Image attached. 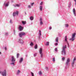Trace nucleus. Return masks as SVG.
Wrapping results in <instances>:
<instances>
[{
	"instance_id": "obj_1",
	"label": "nucleus",
	"mask_w": 76,
	"mask_h": 76,
	"mask_svg": "<svg viewBox=\"0 0 76 76\" xmlns=\"http://www.w3.org/2000/svg\"><path fill=\"white\" fill-rule=\"evenodd\" d=\"M66 45L63 46L62 50L61 52V54L62 55H66V52H65V49L66 48Z\"/></svg>"
},
{
	"instance_id": "obj_2",
	"label": "nucleus",
	"mask_w": 76,
	"mask_h": 76,
	"mask_svg": "<svg viewBox=\"0 0 76 76\" xmlns=\"http://www.w3.org/2000/svg\"><path fill=\"white\" fill-rule=\"evenodd\" d=\"M0 73L3 76H6V70H4L3 71H0Z\"/></svg>"
},
{
	"instance_id": "obj_3",
	"label": "nucleus",
	"mask_w": 76,
	"mask_h": 76,
	"mask_svg": "<svg viewBox=\"0 0 76 76\" xmlns=\"http://www.w3.org/2000/svg\"><path fill=\"white\" fill-rule=\"evenodd\" d=\"M76 35V33H74L72 34V37L71 38L69 39V40L72 41H73L75 40V37Z\"/></svg>"
},
{
	"instance_id": "obj_4",
	"label": "nucleus",
	"mask_w": 76,
	"mask_h": 76,
	"mask_svg": "<svg viewBox=\"0 0 76 76\" xmlns=\"http://www.w3.org/2000/svg\"><path fill=\"white\" fill-rule=\"evenodd\" d=\"M39 52L40 55V57L41 58H42V57H43V53H42V48H40Z\"/></svg>"
},
{
	"instance_id": "obj_5",
	"label": "nucleus",
	"mask_w": 76,
	"mask_h": 76,
	"mask_svg": "<svg viewBox=\"0 0 76 76\" xmlns=\"http://www.w3.org/2000/svg\"><path fill=\"white\" fill-rule=\"evenodd\" d=\"M26 35V33L23 32H21L19 34V36L20 38H22V36H24Z\"/></svg>"
},
{
	"instance_id": "obj_6",
	"label": "nucleus",
	"mask_w": 76,
	"mask_h": 76,
	"mask_svg": "<svg viewBox=\"0 0 76 76\" xmlns=\"http://www.w3.org/2000/svg\"><path fill=\"white\" fill-rule=\"evenodd\" d=\"M19 14V12L18 11H16V12H14L13 13V16H16V15L18 16Z\"/></svg>"
},
{
	"instance_id": "obj_7",
	"label": "nucleus",
	"mask_w": 76,
	"mask_h": 76,
	"mask_svg": "<svg viewBox=\"0 0 76 76\" xmlns=\"http://www.w3.org/2000/svg\"><path fill=\"white\" fill-rule=\"evenodd\" d=\"M70 62V59L69 58H68L66 60V65L67 66L69 64V63Z\"/></svg>"
},
{
	"instance_id": "obj_8",
	"label": "nucleus",
	"mask_w": 76,
	"mask_h": 76,
	"mask_svg": "<svg viewBox=\"0 0 76 76\" xmlns=\"http://www.w3.org/2000/svg\"><path fill=\"white\" fill-rule=\"evenodd\" d=\"M9 2H8L7 3L6 2H5L4 4V6H5V7H7V6H9Z\"/></svg>"
},
{
	"instance_id": "obj_9",
	"label": "nucleus",
	"mask_w": 76,
	"mask_h": 76,
	"mask_svg": "<svg viewBox=\"0 0 76 76\" xmlns=\"http://www.w3.org/2000/svg\"><path fill=\"white\" fill-rule=\"evenodd\" d=\"M18 42L21 44H23V41L22 40V39H20L18 41Z\"/></svg>"
},
{
	"instance_id": "obj_10",
	"label": "nucleus",
	"mask_w": 76,
	"mask_h": 76,
	"mask_svg": "<svg viewBox=\"0 0 76 76\" xmlns=\"http://www.w3.org/2000/svg\"><path fill=\"white\" fill-rule=\"evenodd\" d=\"M67 36H66L65 37V41L66 42H67L68 45H69V42H68V41H67Z\"/></svg>"
},
{
	"instance_id": "obj_11",
	"label": "nucleus",
	"mask_w": 76,
	"mask_h": 76,
	"mask_svg": "<svg viewBox=\"0 0 76 76\" xmlns=\"http://www.w3.org/2000/svg\"><path fill=\"white\" fill-rule=\"evenodd\" d=\"M16 59L15 58H14V57L12 56L11 58V61L12 62H15Z\"/></svg>"
},
{
	"instance_id": "obj_12",
	"label": "nucleus",
	"mask_w": 76,
	"mask_h": 76,
	"mask_svg": "<svg viewBox=\"0 0 76 76\" xmlns=\"http://www.w3.org/2000/svg\"><path fill=\"white\" fill-rule=\"evenodd\" d=\"M75 59H74L73 61V62H72V64H71V66L72 67H73L74 66V64H75Z\"/></svg>"
},
{
	"instance_id": "obj_13",
	"label": "nucleus",
	"mask_w": 76,
	"mask_h": 76,
	"mask_svg": "<svg viewBox=\"0 0 76 76\" xmlns=\"http://www.w3.org/2000/svg\"><path fill=\"white\" fill-rule=\"evenodd\" d=\"M73 12L74 13V15H75V16H76V10H75V9L74 8L73 10Z\"/></svg>"
},
{
	"instance_id": "obj_14",
	"label": "nucleus",
	"mask_w": 76,
	"mask_h": 76,
	"mask_svg": "<svg viewBox=\"0 0 76 76\" xmlns=\"http://www.w3.org/2000/svg\"><path fill=\"white\" fill-rule=\"evenodd\" d=\"M13 6L15 7H20V5L19 4H16L15 5H14Z\"/></svg>"
},
{
	"instance_id": "obj_15",
	"label": "nucleus",
	"mask_w": 76,
	"mask_h": 76,
	"mask_svg": "<svg viewBox=\"0 0 76 76\" xmlns=\"http://www.w3.org/2000/svg\"><path fill=\"white\" fill-rule=\"evenodd\" d=\"M40 25H43L44 24L43 23V22H42V18H40Z\"/></svg>"
},
{
	"instance_id": "obj_16",
	"label": "nucleus",
	"mask_w": 76,
	"mask_h": 76,
	"mask_svg": "<svg viewBox=\"0 0 76 76\" xmlns=\"http://www.w3.org/2000/svg\"><path fill=\"white\" fill-rule=\"evenodd\" d=\"M19 29L20 31H22V30L23 29H22V26H19Z\"/></svg>"
},
{
	"instance_id": "obj_17",
	"label": "nucleus",
	"mask_w": 76,
	"mask_h": 76,
	"mask_svg": "<svg viewBox=\"0 0 76 76\" xmlns=\"http://www.w3.org/2000/svg\"><path fill=\"white\" fill-rule=\"evenodd\" d=\"M23 61V58H20V60L19 61V63H22V62Z\"/></svg>"
},
{
	"instance_id": "obj_18",
	"label": "nucleus",
	"mask_w": 76,
	"mask_h": 76,
	"mask_svg": "<svg viewBox=\"0 0 76 76\" xmlns=\"http://www.w3.org/2000/svg\"><path fill=\"white\" fill-rule=\"evenodd\" d=\"M34 18V17L33 16H31L30 18V19L31 20H33Z\"/></svg>"
},
{
	"instance_id": "obj_19",
	"label": "nucleus",
	"mask_w": 76,
	"mask_h": 76,
	"mask_svg": "<svg viewBox=\"0 0 76 76\" xmlns=\"http://www.w3.org/2000/svg\"><path fill=\"white\" fill-rule=\"evenodd\" d=\"M20 71L19 70H18V72H17V75H19L20 74Z\"/></svg>"
},
{
	"instance_id": "obj_20",
	"label": "nucleus",
	"mask_w": 76,
	"mask_h": 76,
	"mask_svg": "<svg viewBox=\"0 0 76 76\" xmlns=\"http://www.w3.org/2000/svg\"><path fill=\"white\" fill-rule=\"evenodd\" d=\"M22 22L23 25H25V24H26V22L25 21H22Z\"/></svg>"
},
{
	"instance_id": "obj_21",
	"label": "nucleus",
	"mask_w": 76,
	"mask_h": 76,
	"mask_svg": "<svg viewBox=\"0 0 76 76\" xmlns=\"http://www.w3.org/2000/svg\"><path fill=\"white\" fill-rule=\"evenodd\" d=\"M38 48V45H37V44H36L35 46H34V48L35 49H37Z\"/></svg>"
},
{
	"instance_id": "obj_22",
	"label": "nucleus",
	"mask_w": 76,
	"mask_h": 76,
	"mask_svg": "<svg viewBox=\"0 0 76 76\" xmlns=\"http://www.w3.org/2000/svg\"><path fill=\"white\" fill-rule=\"evenodd\" d=\"M58 37H56V42H58Z\"/></svg>"
},
{
	"instance_id": "obj_23",
	"label": "nucleus",
	"mask_w": 76,
	"mask_h": 76,
	"mask_svg": "<svg viewBox=\"0 0 76 76\" xmlns=\"http://www.w3.org/2000/svg\"><path fill=\"white\" fill-rule=\"evenodd\" d=\"M40 9L41 11H42V6H40Z\"/></svg>"
},
{
	"instance_id": "obj_24",
	"label": "nucleus",
	"mask_w": 76,
	"mask_h": 76,
	"mask_svg": "<svg viewBox=\"0 0 76 76\" xmlns=\"http://www.w3.org/2000/svg\"><path fill=\"white\" fill-rule=\"evenodd\" d=\"M19 53H17V58H19V57L20 56Z\"/></svg>"
},
{
	"instance_id": "obj_25",
	"label": "nucleus",
	"mask_w": 76,
	"mask_h": 76,
	"mask_svg": "<svg viewBox=\"0 0 76 76\" xmlns=\"http://www.w3.org/2000/svg\"><path fill=\"white\" fill-rule=\"evenodd\" d=\"M39 75H42V72H41V71H40L39 72Z\"/></svg>"
},
{
	"instance_id": "obj_26",
	"label": "nucleus",
	"mask_w": 76,
	"mask_h": 76,
	"mask_svg": "<svg viewBox=\"0 0 76 76\" xmlns=\"http://www.w3.org/2000/svg\"><path fill=\"white\" fill-rule=\"evenodd\" d=\"M45 45H49V42H47Z\"/></svg>"
},
{
	"instance_id": "obj_27",
	"label": "nucleus",
	"mask_w": 76,
	"mask_h": 76,
	"mask_svg": "<svg viewBox=\"0 0 76 76\" xmlns=\"http://www.w3.org/2000/svg\"><path fill=\"white\" fill-rule=\"evenodd\" d=\"M30 45H31V46H33V45H34V44L32 42H31Z\"/></svg>"
},
{
	"instance_id": "obj_28",
	"label": "nucleus",
	"mask_w": 76,
	"mask_h": 76,
	"mask_svg": "<svg viewBox=\"0 0 76 76\" xmlns=\"http://www.w3.org/2000/svg\"><path fill=\"white\" fill-rule=\"evenodd\" d=\"M5 36H7L8 35V33H7V32L5 33Z\"/></svg>"
},
{
	"instance_id": "obj_29",
	"label": "nucleus",
	"mask_w": 76,
	"mask_h": 76,
	"mask_svg": "<svg viewBox=\"0 0 76 76\" xmlns=\"http://www.w3.org/2000/svg\"><path fill=\"white\" fill-rule=\"evenodd\" d=\"M53 62H54V61H55V58H53Z\"/></svg>"
},
{
	"instance_id": "obj_30",
	"label": "nucleus",
	"mask_w": 76,
	"mask_h": 76,
	"mask_svg": "<svg viewBox=\"0 0 76 76\" xmlns=\"http://www.w3.org/2000/svg\"><path fill=\"white\" fill-rule=\"evenodd\" d=\"M65 59V58L64 57L62 58V61H64Z\"/></svg>"
},
{
	"instance_id": "obj_31",
	"label": "nucleus",
	"mask_w": 76,
	"mask_h": 76,
	"mask_svg": "<svg viewBox=\"0 0 76 76\" xmlns=\"http://www.w3.org/2000/svg\"><path fill=\"white\" fill-rule=\"evenodd\" d=\"M71 6V3H70L68 6V7L69 8H70V7Z\"/></svg>"
},
{
	"instance_id": "obj_32",
	"label": "nucleus",
	"mask_w": 76,
	"mask_h": 76,
	"mask_svg": "<svg viewBox=\"0 0 76 76\" xmlns=\"http://www.w3.org/2000/svg\"><path fill=\"white\" fill-rule=\"evenodd\" d=\"M55 51H56V52L58 51V50H57V48H55Z\"/></svg>"
},
{
	"instance_id": "obj_33",
	"label": "nucleus",
	"mask_w": 76,
	"mask_h": 76,
	"mask_svg": "<svg viewBox=\"0 0 76 76\" xmlns=\"http://www.w3.org/2000/svg\"><path fill=\"white\" fill-rule=\"evenodd\" d=\"M12 63H11V64H13V66H15V63L14 62H12Z\"/></svg>"
},
{
	"instance_id": "obj_34",
	"label": "nucleus",
	"mask_w": 76,
	"mask_h": 76,
	"mask_svg": "<svg viewBox=\"0 0 76 76\" xmlns=\"http://www.w3.org/2000/svg\"><path fill=\"white\" fill-rule=\"evenodd\" d=\"M31 74L32 76H34V73L31 72Z\"/></svg>"
},
{
	"instance_id": "obj_35",
	"label": "nucleus",
	"mask_w": 76,
	"mask_h": 76,
	"mask_svg": "<svg viewBox=\"0 0 76 76\" xmlns=\"http://www.w3.org/2000/svg\"><path fill=\"white\" fill-rule=\"evenodd\" d=\"M28 8H29V9H31V5H28Z\"/></svg>"
},
{
	"instance_id": "obj_36",
	"label": "nucleus",
	"mask_w": 76,
	"mask_h": 76,
	"mask_svg": "<svg viewBox=\"0 0 76 76\" xmlns=\"http://www.w3.org/2000/svg\"><path fill=\"white\" fill-rule=\"evenodd\" d=\"M34 4V3H31V6H33V5Z\"/></svg>"
},
{
	"instance_id": "obj_37",
	"label": "nucleus",
	"mask_w": 76,
	"mask_h": 76,
	"mask_svg": "<svg viewBox=\"0 0 76 76\" xmlns=\"http://www.w3.org/2000/svg\"><path fill=\"white\" fill-rule=\"evenodd\" d=\"M10 23H12V19H10Z\"/></svg>"
},
{
	"instance_id": "obj_38",
	"label": "nucleus",
	"mask_w": 76,
	"mask_h": 76,
	"mask_svg": "<svg viewBox=\"0 0 76 76\" xmlns=\"http://www.w3.org/2000/svg\"><path fill=\"white\" fill-rule=\"evenodd\" d=\"M39 35L40 36L41 35V31L40 30L39 31Z\"/></svg>"
},
{
	"instance_id": "obj_39",
	"label": "nucleus",
	"mask_w": 76,
	"mask_h": 76,
	"mask_svg": "<svg viewBox=\"0 0 76 76\" xmlns=\"http://www.w3.org/2000/svg\"><path fill=\"white\" fill-rule=\"evenodd\" d=\"M37 53H35L34 54V57H36L37 56Z\"/></svg>"
},
{
	"instance_id": "obj_40",
	"label": "nucleus",
	"mask_w": 76,
	"mask_h": 76,
	"mask_svg": "<svg viewBox=\"0 0 76 76\" xmlns=\"http://www.w3.org/2000/svg\"><path fill=\"white\" fill-rule=\"evenodd\" d=\"M68 26H68V24H66L65 25V27H68Z\"/></svg>"
},
{
	"instance_id": "obj_41",
	"label": "nucleus",
	"mask_w": 76,
	"mask_h": 76,
	"mask_svg": "<svg viewBox=\"0 0 76 76\" xmlns=\"http://www.w3.org/2000/svg\"><path fill=\"white\" fill-rule=\"evenodd\" d=\"M57 45H58V43H56L55 44V45H56V46H57Z\"/></svg>"
},
{
	"instance_id": "obj_42",
	"label": "nucleus",
	"mask_w": 76,
	"mask_h": 76,
	"mask_svg": "<svg viewBox=\"0 0 76 76\" xmlns=\"http://www.w3.org/2000/svg\"><path fill=\"white\" fill-rule=\"evenodd\" d=\"M49 29H50V30H51V29H52V28H51V27H50L49 28Z\"/></svg>"
},
{
	"instance_id": "obj_43",
	"label": "nucleus",
	"mask_w": 76,
	"mask_h": 76,
	"mask_svg": "<svg viewBox=\"0 0 76 76\" xmlns=\"http://www.w3.org/2000/svg\"><path fill=\"white\" fill-rule=\"evenodd\" d=\"M5 50H7V48H6V47H5Z\"/></svg>"
},
{
	"instance_id": "obj_44",
	"label": "nucleus",
	"mask_w": 76,
	"mask_h": 76,
	"mask_svg": "<svg viewBox=\"0 0 76 76\" xmlns=\"http://www.w3.org/2000/svg\"><path fill=\"white\" fill-rule=\"evenodd\" d=\"M42 2H41L40 3V5H42Z\"/></svg>"
},
{
	"instance_id": "obj_45",
	"label": "nucleus",
	"mask_w": 76,
	"mask_h": 76,
	"mask_svg": "<svg viewBox=\"0 0 76 76\" xmlns=\"http://www.w3.org/2000/svg\"><path fill=\"white\" fill-rule=\"evenodd\" d=\"M40 38H41V37H40V36H39V37H38L39 39H40Z\"/></svg>"
},
{
	"instance_id": "obj_46",
	"label": "nucleus",
	"mask_w": 76,
	"mask_h": 76,
	"mask_svg": "<svg viewBox=\"0 0 76 76\" xmlns=\"http://www.w3.org/2000/svg\"><path fill=\"white\" fill-rule=\"evenodd\" d=\"M26 57H28V54H26Z\"/></svg>"
},
{
	"instance_id": "obj_47",
	"label": "nucleus",
	"mask_w": 76,
	"mask_h": 76,
	"mask_svg": "<svg viewBox=\"0 0 76 76\" xmlns=\"http://www.w3.org/2000/svg\"><path fill=\"white\" fill-rule=\"evenodd\" d=\"M46 69H48V67H46Z\"/></svg>"
},
{
	"instance_id": "obj_48",
	"label": "nucleus",
	"mask_w": 76,
	"mask_h": 76,
	"mask_svg": "<svg viewBox=\"0 0 76 76\" xmlns=\"http://www.w3.org/2000/svg\"><path fill=\"white\" fill-rule=\"evenodd\" d=\"M25 13L26 14V12H25Z\"/></svg>"
},
{
	"instance_id": "obj_49",
	"label": "nucleus",
	"mask_w": 76,
	"mask_h": 76,
	"mask_svg": "<svg viewBox=\"0 0 76 76\" xmlns=\"http://www.w3.org/2000/svg\"><path fill=\"white\" fill-rule=\"evenodd\" d=\"M1 54V52H0V54Z\"/></svg>"
},
{
	"instance_id": "obj_50",
	"label": "nucleus",
	"mask_w": 76,
	"mask_h": 76,
	"mask_svg": "<svg viewBox=\"0 0 76 76\" xmlns=\"http://www.w3.org/2000/svg\"><path fill=\"white\" fill-rule=\"evenodd\" d=\"M32 23H31V25H32Z\"/></svg>"
},
{
	"instance_id": "obj_51",
	"label": "nucleus",
	"mask_w": 76,
	"mask_h": 76,
	"mask_svg": "<svg viewBox=\"0 0 76 76\" xmlns=\"http://www.w3.org/2000/svg\"><path fill=\"white\" fill-rule=\"evenodd\" d=\"M14 34H15V30H14Z\"/></svg>"
},
{
	"instance_id": "obj_52",
	"label": "nucleus",
	"mask_w": 76,
	"mask_h": 76,
	"mask_svg": "<svg viewBox=\"0 0 76 76\" xmlns=\"http://www.w3.org/2000/svg\"><path fill=\"white\" fill-rule=\"evenodd\" d=\"M65 69H66V68L65 67Z\"/></svg>"
}]
</instances>
